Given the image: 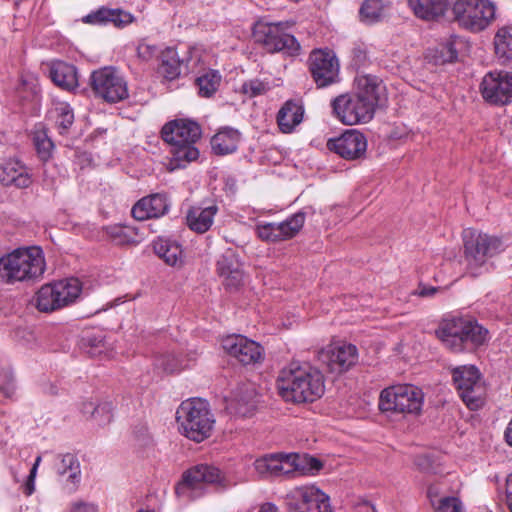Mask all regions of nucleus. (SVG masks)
Wrapping results in <instances>:
<instances>
[{"label": "nucleus", "instance_id": "1", "mask_svg": "<svg viewBox=\"0 0 512 512\" xmlns=\"http://www.w3.org/2000/svg\"><path fill=\"white\" fill-rule=\"evenodd\" d=\"M277 387L284 400L294 403L313 402L325 390L321 371L297 362L290 363L280 371Z\"/></svg>", "mask_w": 512, "mask_h": 512}, {"label": "nucleus", "instance_id": "2", "mask_svg": "<svg viewBox=\"0 0 512 512\" xmlns=\"http://www.w3.org/2000/svg\"><path fill=\"white\" fill-rule=\"evenodd\" d=\"M201 134L200 125L190 119H175L163 126L162 139L170 145L172 163L176 168L185 167L199 157V150L195 145Z\"/></svg>", "mask_w": 512, "mask_h": 512}, {"label": "nucleus", "instance_id": "3", "mask_svg": "<svg viewBox=\"0 0 512 512\" xmlns=\"http://www.w3.org/2000/svg\"><path fill=\"white\" fill-rule=\"evenodd\" d=\"M436 336L449 350L459 353L485 344L488 330L471 318L454 316L440 323Z\"/></svg>", "mask_w": 512, "mask_h": 512}, {"label": "nucleus", "instance_id": "4", "mask_svg": "<svg viewBox=\"0 0 512 512\" xmlns=\"http://www.w3.org/2000/svg\"><path fill=\"white\" fill-rule=\"evenodd\" d=\"M46 269L41 248H18L0 258V282L14 284L39 279Z\"/></svg>", "mask_w": 512, "mask_h": 512}, {"label": "nucleus", "instance_id": "5", "mask_svg": "<svg viewBox=\"0 0 512 512\" xmlns=\"http://www.w3.org/2000/svg\"><path fill=\"white\" fill-rule=\"evenodd\" d=\"M176 420L181 434L197 443L211 436L215 424L209 403L201 398L183 401L176 411Z\"/></svg>", "mask_w": 512, "mask_h": 512}, {"label": "nucleus", "instance_id": "6", "mask_svg": "<svg viewBox=\"0 0 512 512\" xmlns=\"http://www.w3.org/2000/svg\"><path fill=\"white\" fill-rule=\"evenodd\" d=\"M288 22H270L265 18L258 19L252 27L254 42L270 54L283 53L290 57L301 54V45L290 33Z\"/></svg>", "mask_w": 512, "mask_h": 512}, {"label": "nucleus", "instance_id": "7", "mask_svg": "<svg viewBox=\"0 0 512 512\" xmlns=\"http://www.w3.org/2000/svg\"><path fill=\"white\" fill-rule=\"evenodd\" d=\"M463 241L467 268L473 276L481 274L487 260L503 250L499 237L471 228L463 231Z\"/></svg>", "mask_w": 512, "mask_h": 512}, {"label": "nucleus", "instance_id": "8", "mask_svg": "<svg viewBox=\"0 0 512 512\" xmlns=\"http://www.w3.org/2000/svg\"><path fill=\"white\" fill-rule=\"evenodd\" d=\"M208 484H213L220 488L228 486L226 478L217 467L199 464L183 474L181 482L175 488V492L184 501H191L203 496Z\"/></svg>", "mask_w": 512, "mask_h": 512}, {"label": "nucleus", "instance_id": "9", "mask_svg": "<svg viewBox=\"0 0 512 512\" xmlns=\"http://www.w3.org/2000/svg\"><path fill=\"white\" fill-rule=\"evenodd\" d=\"M452 13L460 27L481 32L495 20L496 5L490 0H456Z\"/></svg>", "mask_w": 512, "mask_h": 512}, {"label": "nucleus", "instance_id": "10", "mask_svg": "<svg viewBox=\"0 0 512 512\" xmlns=\"http://www.w3.org/2000/svg\"><path fill=\"white\" fill-rule=\"evenodd\" d=\"M424 395L414 385H397L384 389L380 394L379 408L382 412L419 414Z\"/></svg>", "mask_w": 512, "mask_h": 512}, {"label": "nucleus", "instance_id": "11", "mask_svg": "<svg viewBox=\"0 0 512 512\" xmlns=\"http://www.w3.org/2000/svg\"><path fill=\"white\" fill-rule=\"evenodd\" d=\"M82 290L77 278H67L42 286L36 294V307L41 312H51L73 303Z\"/></svg>", "mask_w": 512, "mask_h": 512}, {"label": "nucleus", "instance_id": "12", "mask_svg": "<svg viewBox=\"0 0 512 512\" xmlns=\"http://www.w3.org/2000/svg\"><path fill=\"white\" fill-rule=\"evenodd\" d=\"M453 381L459 396L470 410L484 404L486 387L479 369L474 365L458 366L452 370Z\"/></svg>", "mask_w": 512, "mask_h": 512}, {"label": "nucleus", "instance_id": "13", "mask_svg": "<svg viewBox=\"0 0 512 512\" xmlns=\"http://www.w3.org/2000/svg\"><path fill=\"white\" fill-rule=\"evenodd\" d=\"M308 70L317 88H325L340 80V64L336 54L328 49H313L307 60Z\"/></svg>", "mask_w": 512, "mask_h": 512}, {"label": "nucleus", "instance_id": "14", "mask_svg": "<svg viewBox=\"0 0 512 512\" xmlns=\"http://www.w3.org/2000/svg\"><path fill=\"white\" fill-rule=\"evenodd\" d=\"M335 117L345 125H356L369 122L375 110L369 101L365 102L355 94H342L331 103Z\"/></svg>", "mask_w": 512, "mask_h": 512}, {"label": "nucleus", "instance_id": "15", "mask_svg": "<svg viewBox=\"0 0 512 512\" xmlns=\"http://www.w3.org/2000/svg\"><path fill=\"white\" fill-rule=\"evenodd\" d=\"M91 86L96 95L109 103L128 97L127 82L113 67H104L91 74Z\"/></svg>", "mask_w": 512, "mask_h": 512}, {"label": "nucleus", "instance_id": "16", "mask_svg": "<svg viewBox=\"0 0 512 512\" xmlns=\"http://www.w3.org/2000/svg\"><path fill=\"white\" fill-rule=\"evenodd\" d=\"M286 507L293 512H332L329 497L315 486H301L289 491Z\"/></svg>", "mask_w": 512, "mask_h": 512}, {"label": "nucleus", "instance_id": "17", "mask_svg": "<svg viewBox=\"0 0 512 512\" xmlns=\"http://www.w3.org/2000/svg\"><path fill=\"white\" fill-rule=\"evenodd\" d=\"M320 365L328 372L342 374L353 366L359 359L358 349L350 343H333L322 348L317 354Z\"/></svg>", "mask_w": 512, "mask_h": 512}, {"label": "nucleus", "instance_id": "18", "mask_svg": "<svg viewBox=\"0 0 512 512\" xmlns=\"http://www.w3.org/2000/svg\"><path fill=\"white\" fill-rule=\"evenodd\" d=\"M300 454L275 453L264 455L254 461V469L263 478L291 475L302 468Z\"/></svg>", "mask_w": 512, "mask_h": 512}, {"label": "nucleus", "instance_id": "19", "mask_svg": "<svg viewBox=\"0 0 512 512\" xmlns=\"http://www.w3.org/2000/svg\"><path fill=\"white\" fill-rule=\"evenodd\" d=\"M480 92L483 99L493 105H506L512 102V73H487L480 84Z\"/></svg>", "mask_w": 512, "mask_h": 512}, {"label": "nucleus", "instance_id": "20", "mask_svg": "<svg viewBox=\"0 0 512 512\" xmlns=\"http://www.w3.org/2000/svg\"><path fill=\"white\" fill-rule=\"evenodd\" d=\"M306 215L299 211L279 223H259L257 236L266 242H280L295 237L305 223Z\"/></svg>", "mask_w": 512, "mask_h": 512}, {"label": "nucleus", "instance_id": "21", "mask_svg": "<svg viewBox=\"0 0 512 512\" xmlns=\"http://www.w3.org/2000/svg\"><path fill=\"white\" fill-rule=\"evenodd\" d=\"M222 348L230 356L244 365L255 364L262 360L263 349L253 340L242 335H229L222 340Z\"/></svg>", "mask_w": 512, "mask_h": 512}, {"label": "nucleus", "instance_id": "22", "mask_svg": "<svg viewBox=\"0 0 512 512\" xmlns=\"http://www.w3.org/2000/svg\"><path fill=\"white\" fill-rule=\"evenodd\" d=\"M327 148L346 160H356L365 155L367 140L362 133L351 129L338 138L330 139Z\"/></svg>", "mask_w": 512, "mask_h": 512}, {"label": "nucleus", "instance_id": "23", "mask_svg": "<svg viewBox=\"0 0 512 512\" xmlns=\"http://www.w3.org/2000/svg\"><path fill=\"white\" fill-rule=\"evenodd\" d=\"M170 208L166 194L155 193L141 198L132 207V216L139 221L164 216Z\"/></svg>", "mask_w": 512, "mask_h": 512}, {"label": "nucleus", "instance_id": "24", "mask_svg": "<svg viewBox=\"0 0 512 512\" xmlns=\"http://www.w3.org/2000/svg\"><path fill=\"white\" fill-rule=\"evenodd\" d=\"M257 392L253 383H243L236 388L227 408L231 413L241 416H250L256 408Z\"/></svg>", "mask_w": 512, "mask_h": 512}, {"label": "nucleus", "instance_id": "25", "mask_svg": "<svg viewBox=\"0 0 512 512\" xmlns=\"http://www.w3.org/2000/svg\"><path fill=\"white\" fill-rule=\"evenodd\" d=\"M82 21L92 25H106L112 23L115 27H124L134 21L129 12L121 9H109L101 7L96 11L84 16Z\"/></svg>", "mask_w": 512, "mask_h": 512}, {"label": "nucleus", "instance_id": "26", "mask_svg": "<svg viewBox=\"0 0 512 512\" xmlns=\"http://www.w3.org/2000/svg\"><path fill=\"white\" fill-rule=\"evenodd\" d=\"M0 181L5 186L17 188H27L32 183L28 169L19 161H8L3 165Z\"/></svg>", "mask_w": 512, "mask_h": 512}, {"label": "nucleus", "instance_id": "27", "mask_svg": "<svg viewBox=\"0 0 512 512\" xmlns=\"http://www.w3.org/2000/svg\"><path fill=\"white\" fill-rule=\"evenodd\" d=\"M56 472L61 475H67L66 489L74 492L81 478L80 463L75 455L71 453L59 455L55 463Z\"/></svg>", "mask_w": 512, "mask_h": 512}, {"label": "nucleus", "instance_id": "28", "mask_svg": "<svg viewBox=\"0 0 512 512\" xmlns=\"http://www.w3.org/2000/svg\"><path fill=\"white\" fill-rule=\"evenodd\" d=\"M50 77L58 87L64 90L72 91L78 86L76 68L63 61L52 63Z\"/></svg>", "mask_w": 512, "mask_h": 512}, {"label": "nucleus", "instance_id": "29", "mask_svg": "<svg viewBox=\"0 0 512 512\" xmlns=\"http://www.w3.org/2000/svg\"><path fill=\"white\" fill-rule=\"evenodd\" d=\"M304 109L302 105L289 100L281 107L277 114V123L283 133H291L303 120Z\"/></svg>", "mask_w": 512, "mask_h": 512}, {"label": "nucleus", "instance_id": "30", "mask_svg": "<svg viewBox=\"0 0 512 512\" xmlns=\"http://www.w3.org/2000/svg\"><path fill=\"white\" fill-rule=\"evenodd\" d=\"M241 134L231 127L220 129L211 139L212 150L217 155H227L235 152Z\"/></svg>", "mask_w": 512, "mask_h": 512}, {"label": "nucleus", "instance_id": "31", "mask_svg": "<svg viewBox=\"0 0 512 512\" xmlns=\"http://www.w3.org/2000/svg\"><path fill=\"white\" fill-rule=\"evenodd\" d=\"M217 212L218 207L216 205L206 208L193 207L187 213V225L197 233H205L212 226Z\"/></svg>", "mask_w": 512, "mask_h": 512}, {"label": "nucleus", "instance_id": "32", "mask_svg": "<svg viewBox=\"0 0 512 512\" xmlns=\"http://www.w3.org/2000/svg\"><path fill=\"white\" fill-rule=\"evenodd\" d=\"M155 253L162 258L166 264L170 266H178L182 264V248L181 245L170 238L159 237L153 243Z\"/></svg>", "mask_w": 512, "mask_h": 512}, {"label": "nucleus", "instance_id": "33", "mask_svg": "<svg viewBox=\"0 0 512 512\" xmlns=\"http://www.w3.org/2000/svg\"><path fill=\"white\" fill-rule=\"evenodd\" d=\"M356 81L358 91L355 95L360 96L365 102L369 101L375 110L380 101V94L383 91L382 83L371 75L359 76Z\"/></svg>", "mask_w": 512, "mask_h": 512}, {"label": "nucleus", "instance_id": "34", "mask_svg": "<svg viewBox=\"0 0 512 512\" xmlns=\"http://www.w3.org/2000/svg\"><path fill=\"white\" fill-rule=\"evenodd\" d=\"M190 59H180L176 49L167 48L161 53L160 72L168 80L176 79L181 73L183 65H189Z\"/></svg>", "mask_w": 512, "mask_h": 512}, {"label": "nucleus", "instance_id": "35", "mask_svg": "<svg viewBox=\"0 0 512 512\" xmlns=\"http://www.w3.org/2000/svg\"><path fill=\"white\" fill-rule=\"evenodd\" d=\"M495 53L503 63L512 61V24L498 28L494 36Z\"/></svg>", "mask_w": 512, "mask_h": 512}, {"label": "nucleus", "instance_id": "36", "mask_svg": "<svg viewBox=\"0 0 512 512\" xmlns=\"http://www.w3.org/2000/svg\"><path fill=\"white\" fill-rule=\"evenodd\" d=\"M414 14L421 19L433 20L444 15L449 0H429V7L422 6L418 0H411Z\"/></svg>", "mask_w": 512, "mask_h": 512}, {"label": "nucleus", "instance_id": "37", "mask_svg": "<svg viewBox=\"0 0 512 512\" xmlns=\"http://www.w3.org/2000/svg\"><path fill=\"white\" fill-rule=\"evenodd\" d=\"M107 235L116 245H128L139 242L137 229L126 225L109 226Z\"/></svg>", "mask_w": 512, "mask_h": 512}, {"label": "nucleus", "instance_id": "38", "mask_svg": "<svg viewBox=\"0 0 512 512\" xmlns=\"http://www.w3.org/2000/svg\"><path fill=\"white\" fill-rule=\"evenodd\" d=\"M387 7L385 0H366L360 8V16L367 23L378 22L384 17Z\"/></svg>", "mask_w": 512, "mask_h": 512}, {"label": "nucleus", "instance_id": "39", "mask_svg": "<svg viewBox=\"0 0 512 512\" xmlns=\"http://www.w3.org/2000/svg\"><path fill=\"white\" fill-rule=\"evenodd\" d=\"M55 123L60 134H66L74 122V113L69 104L60 102L55 105Z\"/></svg>", "mask_w": 512, "mask_h": 512}, {"label": "nucleus", "instance_id": "40", "mask_svg": "<svg viewBox=\"0 0 512 512\" xmlns=\"http://www.w3.org/2000/svg\"><path fill=\"white\" fill-rule=\"evenodd\" d=\"M221 81L220 74L215 70H210L197 78L196 84L199 89V94L203 97H210L214 94Z\"/></svg>", "mask_w": 512, "mask_h": 512}, {"label": "nucleus", "instance_id": "41", "mask_svg": "<svg viewBox=\"0 0 512 512\" xmlns=\"http://www.w3.org/2000/svg\"><path fill=\"white\" fill-rule=\"evenodd\" d=\"M153 365L156 370L163 373H175L185 368L182 360L172 353L159 354L155 357Z\"/></svg>", "mask_w": 512, "mask_h": 512}, {"label": "nucleus", "instance_id": "42", "mask_svg": "<svg viewBox=\"0 0 512 512\" xmlns=\"http://www.w3.org/2000/svg\"><path fill=\"white\" fill-rule=\"evenodd\" d=\"M241 269L242 264L238 260L235 253L232 251H228L225 254H223L217 262V270L221 278H223L229 273H232L234 270Z\"/></svg>", "mask_w": 512, "mask_h": 512}, {"label": "nucleus", "instance_id": "43", "mask_svg": "<svg viewBox=\"0 0 512 512\" xmlns=\"http://www.w3.org/2000/svg\"><path fill=\"white\" fill-rule=\"evenodd\" d=\"M460 44L461 41L458 37H453L446 43L442 44L438 50L439 55L437 56V61L442 64L454 62L458 57L457 47Z\"/></svg>", "mask_w": 512, "mask_h": 512}, {"label": "nucleus", "instance_id": "44", "mask_svg": "<svg viewBox=\"0 0 512 512\" xmlns=\"http://www.w3.org/2000/svg\"><path fill=\"white\" fill-rule=\"evenodd\" d=\"M34 144L41 160L47 161L52 153L54 147L52 141L47 137L43 131L36 132L34 134Z\"/></svg>", "mask_w": 512, "mask_h": 512}, {"label": "nucleus", "instance_id": "45", "mask_svg": "<svg viewBox=\"0 0 512 512\" xmlns=\"http://www.w3.org/2000/svg\"><path fill=\"white\" fill-rule=\"evenodd\" d=\"M113 405L112 402H102L96 405L91 412V417L97 421L99 425H106L110 423L113 417Z\"/></svg>", "mask_w": 512, "mask_h": 512}, {"label": "nucleus", "instance_id": "46", "mask_svg": "<svg viewBox=\"0 0 512 512\" xmlns=\"http://www.w3.org/2000/svg\"><path fill=\"white\" fill-rule=\"evenodd\" d=\"M269 90V84L259 79H252L242 85V91L249 97L262 95Z\"/></svg>", "mask_w": 512, "mask_h": 512}, {"label": "nucleus", "instance_id": "47", "mask_svg": "<svg viewBox=\"0 0 512 512\" xmlns=\"http://www.w3.org/2000/svg\"><path fill=\"white\" fill-rule=\"evenodd\" d=\"M437 512H464L461 501L457 497H443L435 507Z\"/></svg>", "mask_w": 512, "mask_h": 512}, {"label": "nucleus", "instance_id": "48", "mask_svg": "<svg viewBox=\"0 0 512 512\" xmlns=\"http://www.w3.org/2000/svg\"><path fill=\"white\" fill-rule=\"evenodd\" d=\"M84 341L90 346L87 351L91 356H101L106 354L107 344L102 337H88Z\"/></svg>", "mask_w": 512, "mask_h": 512}, {"label": "nucleus", "instance_id": "49", "mask_svg": "<svg viewBox=\"0 0 512 512\" xmlns=\"http://www.w3.org/2000/svg\"><path fill=\"white\" fill-rule=\"evenodd\" d=\"M158 52L159 48L155 44L148 43L145 40L141 41L137 47L138 57L144 61H150Z\"/></svg>", "mask_w": 512, "mask_h": 512}, {"label": "nucleus", "instance_id": "50", "mask_svg": "<svg viewBox=\"0 0 512 512\" xmlns=\"http://www.w3.org/2000/svg\"><path fill=\"white\" fill-rule=\"evenodd\" d=\"M300 458L302 459V468L295 470V473H313L320 470L322 467V463L316 458L308 457L306 455H300Z\"/></svg>", "mask_w": 512, "mask_h": 512}, {"label": "nucleus", "instance_id": "51", "mask_svg": "<svg viewBox=\"0 0 512 512\" xmlns=\"http://www.w3.org/2000/svg\"><path fill=\"white\" fill-rule=\"evenodd\" d=\"M15 390L14 377L9 371L0 372V391L10 397Z\"/></svg>", "mask_w": 512, "mask_h": 512}, {"label": "nucleus", "instance_id": "52", "mask_svg": "<svg viewBox=\"0 0 512 512\" xmlns=\"http://www.w3.org/2000/svg\"><path fill=\"white\" fill-rule=\"evenodd\" d=\"M244 273L243 269L241 270H234L232 273L227 274L224 276L223 284L227 289H237L240 287L243 283Z\"/></svg>", "mask_w": 512, "mask_h": 512}, {"label": "nucleus", "instance_id": "53", "mask_svg": "<svg viewBox=\"0 0 512 512\" xmlns=\"http://www.w3.org/2000/svg\"><path fill=\"white\" fill-rule=\"evenodd\" d=\"M71 512H97V507L94 504L76 502L72 505Z\"/></svg>", "mask_w": 512, "mask_h": 512}, {"label": "nucleus", "instance_id": "54", "mask_svg": "<svg viewBox=\"0 0 512 512\" xmlns=\"http://www.w3.org/2000/svg\"><path fill=\"white\" fill-rule=\"evenodd\" d=\"M506 501L510 511L512 512V473L506 480Z\"/></svg>", "mask_w": 512, "mask_h": 512}, {"label": "nucleus", "instance_id": "55", "mask_svg": "<svg viewBox=\"0 0 512 512\" xmlns=\"http://www.w3.org/2000/svg\"><path fill=\"white\" fill-rule=\"evenodd\" d=\"M21 86L23 88H27L29 89V91L31 93H36L37 92V85H36V79L32 76L26 78V79H22L21 81Z\"/></svg>", "mask_w": 512, "mask_h": 512}, {"label": "nucleus", "instance_id": "56", "mask_svg": "<svg viewBox=\"0 0 512 512\" xmlns=\"http://www.w3.org/2000/svg\"><path fill=\"white\" fill-rule=\"evenodd\" d=\"M437 292L436 287H420L418 291V295L421 297H430L433 296Z\"/></svg>", "mask_w": 512, "mask_h": 512}, {"label": "nucleus", "instance_id": "57", "mask_svg": "<svg viewBox=\"0 0 512 512\" xmlns=\"http://www.w3.org/2000/svg\"><path fill=\"white\" fill-rule=\"evenodd\" d=\"M34 480L35 478H32L30 473L25 484V494L28 496L31 495L35 490Z\"/></svg>", "mask_w": 512, "mask_h": 512}, {"label": "nucleus", "instance_id": "58", "mask_svg": "<svg viewBox=\"0 0 512 512\" xmlns=\"http://www.w3.org/2000/svg\"><path fill=\"white\" fill-rule=\"evenodd\" d=\"M427 494L430 498V501H431V504L433 505V507L435 508L438 504V501L436 502V500L434 499V496L438 495V490H437V487L435 486H430L428 488V491H427Z\"/></svg>", "mask_w": 512, "mask_h": 512}, {"label": "nucleus", "instance_id": "59", "mask_svg": "<svg viewBox=\"0 0 512 512\" xmlns=\"http://www.w3.org/2000/svg\"><path fill=\"white\" fill-rule=\"evenodd\" d=\"M257 512H279L278 508L272 503H265L260 506Z\"/></svg>", "mask_w": 512, "mask_h": 512}, {"label": "nucleus", "instance_id": "60", "mask_svg": "<svg viewBox=\"0 0 512 512\" xmlns=\"http://www.w3.org/2000/svg\"><path fill=\"white\" fill-rule=\"evenodd\" d=\"M416 464L421 468V469H428L430 467V460L428 457H418L417 460H416Z\"/></svg>", "mask_w": 512, "mask_h": 512}, {"label": "nucleus", "instance_id": "61", "mask_svg": "<svg viewBox=\"0 0 512 512\" xmlns=\"http://www.w3.org/2000/svg\"><path fill=\"white\" fill-rule=\"evenodd\" d=\"M96 406L94 405L93 402H85L83 403L82 405V413L83 414H90L91 415V412L93 410V408H95Z\"/></svg>", "mask_w": 512, "mask_h": 512}, {"label": "nucleus", "instance_id": "62", "mask_svg": "<svg viewBox=\"0 0 512 512\" xmlns=\"http://www.w3.org/2000/svg\"><path fill=\"white\" fill-rule=\"evenodd\" d=\"M40 462H41V456H38L35 459V463H34V465L32 466V468L30 470L32 478L36 477L37 469H38V466H39Z\"/></svg>", "mask_w": 512, "mask_h": 512}, {"label": "nucleus", "instance_id": "63", "mask_svg": "<svg viewBox=\"0 0 512 512\" xmlns=\"http://www.w3.org/2000/svg\"><path fill=\"white\" fill-rule=\"evenodd\" d=\"M409 7L413 10V4L411 0H407ZM419 4L422 6H428L429 7V0H418Z\"/></svg>", "mask_w": 512, "mask_h": 512}, {"label": "nucleus", "instance_id": "64", "mask_svg": "<svg viewBox=\"0 0 512 512\" xmlns=\"http://www.w3.org/2000/svg\"><path fill=\"white\" fill-rule=\"evenodd\" d=\"M365 508H366V512H376L374 507H372V506H366Z\"/></svg>", "mask_w": 512, "mask_h": 512}]
</instances>
